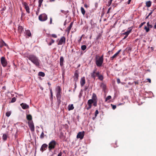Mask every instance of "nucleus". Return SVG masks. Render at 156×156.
<instances>
[{
    "mask_svg": "<svg viewBox=\"0 0 156 156\" xmlns=\"http://www.w3.org/2000/svg\"><path fill=\"white\" fill-rule=\"evenodd\" d=\"M27 57L36 66H38L40 65L39 60L35 55L33 54L29 55Z\"/></svg>",
    "mask_w": 156,
    "mask_h": 156,
    "instance_id": "f257e3e1",
    "label": "nucleus"
},
{
    "mask_svg": "<svg viewBox=\"0 0 156 156\" xmlns=\"http://www.w3.org/2000/svg\"><path fill=\"white\" fill-rule=\"evenodd\" d=\"M56 90L57 92L56 98L57 99V102L58 104V106H59V104L61 102V101L60 100L61 97V90L60 87L59 86H58L56 88Z\"/></svg>",
    "mask_w": 156,
    "mask_h": 156,
    "instance_id": "f03ea898",
    "label": "nucleus"
},
{
    "mask_svg": "<svg viewBox=\"0 0 156 156\" xmlns=\"http://www.w3.org/2000/svg\"><path fill=\"white\" fill-rule=\"evenodd\" d=\"M56 141L54 140H51L48 144V148L49 151L55 148L57 144Z\"/></svg>",
    "mask_w": 156,
    "mask_h": 156,
    "instance_id": "7ed1b4c3",
    "label": "nucleus"
},
{
    "mask_svg": "<svg viewBox=\"0 0 156 156\" xmlns=\"http://www.w3.org/2000/svg\"><path fill=\"white\" fill-rule=\"evenodd\" d=\"M103 55H102L99 58L97 59L96 61V64L98 67H100L102 66L103 63Z\"/></svg>",
    "mask_w": 156,
    "mask_h": 156,
    "instance_id": "20e7f679",
    "label": "nucleus"
},
{
    "mask_svg": "<svg viewBox=\"0 0 156 156\" xmlns=\"http://www.w3.org/2000/svg\"><path fill=\"white\" fill-rule=\"evenodd\" d=\"M39 20L41 21H44L46 20L47 19V16L45 13L40 15L39 16Z\"/></svg>",
    "mask_w": 156,
    "mask_h": 156,
    "instance_id": "39448f33",
    "label": "nucleus"
},
{
    "mask_svg": "<svg viewBox=\"0 0 156 156\" xmlns=\"http://www.w3.org/2000/svg\"><path fill=\"white\" fill-rule=\"evenodd\" d=\"M1 62L3 67H5L7 65V62L4 57H2L1 58Z\"/></svg>",
    "mask_w": 156,
    "mask_h": 156,
    "instance_id": "423d86ee",
    "label": "nucleus"
},
{
    "mask_svg": "<svg viewBox=\"0 0 156 156\" xmlns=\"http://www.w3.org/2000/svg\"><path fill=\"white\" fill-rule=\"evenodd\" d=\"M29 126L32 131H34V126L32 121H30L28 122Z\"/></svg>",
    "mask_w": 156,
    "mask_h": 156,
    "instance_id": "0eeeda50",
    "label": "nucleus"
},
{
    "mask_svg": "<svg viewBox=\"0 0 156 156\" xmlns=\"http://www.w3.org/2000/svg\"><path fill=\"white\" fill-rule=\"evenodd\" d=\"M22 4L24 6V8L26 9L27 12L28 13H30V8L28 5L25 2H24L22 3Z\"/></svg>",
    "mask_w": 156,
    "mask_h": 156,
    "instance_id": "6e6552de",
    "label": "nucleus"
},
{
    "mask_svg": "<svg viewBox=\"0 0 156 156\" xmlns=\"http://www.w3.org/2000/svg\"><path fill=\"white\" fill-rule=\"evenodd\" d=\"M91 100H93L94 101V104L95 106L97 105V98L96 96V95L94 94L93 93V94L92 99Z\"/></svg>",
    "mask_w": 156,
    "mask_h": 156,
    "instance_id": "1a4fd4ad",
    "label": "nucleus"
},
{
    "mask_svg": "<svg viewBox=\"0 0 156 156\" xmlns=\"http://www.w3.org/2000/svg\"><path fill=\"white\" fill-rule=\"evenodd\" d=\"M46 41L49 46L51 45L52 44L55 42L54 40L52 38L46 39Z\"/></svg>",
    "mask_w": 156,
    "mask_h": 156,
    "instance_id": "9d476101",
    "label": "nucleus"
},
{
    "mask_svg": "<svg viewBox=\"0 0 156 156\" xmlns=\"http://www.w3.org/2000/svg\"><path fill=\"white\" fill-rule=\"evenodd\" d=\"M66 41V38L65 37L63 36L61 37L58 43V45H62L63 43H65Z\"/></svg>",
    "mask_w": 156,
    "mask_h": 156,
    "instance_id": "9b49d317",
    "label": "nucleus"
},
{
    "mask_svg": "<svg viewBox=\"0 0 156 156\" xmlns=\"http://www.w3.org/2000/svg\"><path fill=\"white\" fill-rule=\"evenodd\" d=\"M94 101L93 100L90 99L88 101V104L89 105V107H91L92 106V104H93V105L94 107H96L97 106H95L94 104Z\"/></svg>",
    "mask_w": 156,
    "mask_h": 156,
    "instance_id": "f8f14e48",
    "label": "nucleus"
},
{
    "mask_svg": "<svg viewBox=\"0 0 156 156\" xmlns=\"http://www.w3.org/2000/svg\"><path fill=\"white\" fill-rule=\"evenodd\" d=\"M48 145L47 144H43L41 146L40 150L42 152H43L47 148Z\"/></svg>",
    "mask_w": 156,
    "mask_h": 156,
    "instance_id": "ddd939ff",
    "label": "nucleus"
},
{
    "mask_svg": "<svg viewBox=\"0 0 156 156\" xmlns=\"http://www.w3.org/2000/svg\"><path fill=\"white\" fill-rule=\"evenodd\" d=\"M97 69L95 68L93 70V72L90 73L91 76L92 78L94 79H95V73H96Z\"/></svg>",
    "mask_w": 156,
    "mask_h": 156,
    "instance_id": "4468645a",
    "label": "nucleus"
},
{
    "mask_svg": "<svg viewBox=\"0 0 156 156\" xmlns=\"http://www.w3.org/2000/svg\"><path fill=\"white\" fill-rule=\"evenodd\" d=\"M85 83V80L84 77H82L80 80V83L81 87H83Z\"/></svg>",
    "mask_w": 156,
    "mask_h": 156,
    "instance_id": "2eb2a0df",
    "label": "nucleus"
},
{
    "mask_svg": "<svg viewBox=\"0 0 156 156\" xmlns=\"http://www.w3.org/2000/svg\"><path fill=\"white\" fill-rule=\"evenodd\" d=\"M73 25V22H71L70 23L69 26L68 27H67V29L66 30V31H67L68 33H69V32L70 30L72 27Z\"/></svg>",
    "mask_w": 156,
    "mask_h": 156,
    "instance_id": "dca6fc26",
    "label": "nucleus"
},
{
    "mask_svg": "<svg viewBox=\"0 0 156 156\" xmlns=\"http://www.w3.org/2000/svg\"><path fill=\"white\" fill-rule=\"evenodd\" d=\"M78 78V72L77 70H76L75 72L74 76V80L75 81H77Z\"/></svg>",
    "mask_w": 156,
    "mask_h": 156,
    "instance_id": "f3484780",
    "label": "nucleus"
},
{
    "mask_svg": "<svg viewBox=\"0 0 156 156\" xmlns=\"http://www.w3.org/2000/svg\"><path fill=\"white\" fill-rule=\"evenodd\" d=\"M133 29V27H131L128 28V30L125 32V33L123 34H126V35L127 34H129L130 33Z\"/></svg>",
    "mask_w": 156,
    "mask_h": 156,
    "instance_id": "a211bd4d",
    "label": "nucleus"
},
{
    "mask_svg": "<svg viewBox=\"0 0 156 156\" xmlns=\"http://www.w3.org/2000/svg\"><path fill=\"white\" fill-rule=\"evenodd\" d=\"M23 29V27L21 26H19L18 27V31L20 34L21 33Z\"/></svg>",
    "mask_w": 156,
    "mask_h": 156,
    "instance_id": "6ab92c4d",
    "label": "nucleus"
},
{
    "mask_svg": "<svg viewBox=\"0 0 156 156\" xmlns=\"http://www.w3.org/2000/svg\"><path fill=\"white\" fill-rule=\"evenodd\" d=\"M64 60V59L63 57L62 56L61 57L60 59V64L61 66H63Z\"/></svg>",
    "mask_w": 156,
    "mask_h": 156,
    "instance_id": "aec40b11",
    "label": "nucleus"
},
{
    "mask_svg": "<svg viewBox=\"0 0 156 156\" xmlns=\"http://www.w3.org/2000/svg\"><path fill=\"white\" fill-rule=\"evenodd\" d=\"M25 33L26 35H27L28 37H30L31 36V34L30 31L29 30H26Z\"/></svg>",
    "mask_w": 156,
    "mask_h": 156,
    "instance_id": "412c9836",
    "label": "nucleus"
},
{
    "mask_svg": "<svg viewBox=\"0 0 156 156\" xmlns=\"http://www.w3.org/2000/svg\"><path fill=\"white\" fill-rule=\"evenodd\" d=\"M152 2L150 1H147L146 2V6L148 7H150L151 5Z\"/></svg>",
    "mask_w": 156,
    "mask_h": 156,
    "instance_id": "4be33fe9",
    "label": "nucleus"
},
{
    "mask_svg": "<svg viewBox=\"0 0 156 156\" xmlns=\"http://www.w3.org/2000/svg\"><path fill=\"white\" fill-rule=\"evenodd\" d=\"M101 87L102 89L103 90H105L106 89V85L103 83H102L101 85Z\"/></svg>",
    "mask_w": 156,
    "mask_h": 156,
    "instance_id": "5701e85b",
    "label": "nucleus"
},
{
    "mask_svg": "<svg viewBox=\"0 0 156 156\" xmlns=\"http://www.w3.org/2000/svg\"><path fill=\"white\" fill-rule=\"evenodd\" d=\"M27 119L28 120H29V121H31V120L32 119V116L30 115H28L27 116Z\"/></svg>",
    "mask_w": 156,
    "mask_h": 156,
    "instance_id": "b1692460",
    "label": "nucleus"
},
{
    "mask_svg": "<svg viewBox=\"0 0 156 156\" xmlns=\"http://www.w3.org/2000/svg\"><path fill=\"white\" fill-rule=\"evenodd\" d=\"M8 135L5 134H4L2 136V139L4 141H5L7 140Z\"/></svg>",
    "mask_w": 156,
    "mask_h": 156,
    "instance_id": "393cba45",
    "label": "nucleus"
},
{
    "mask_svg": "<svg viewBox=\"0 0 156 156\" xmlns=\"http://www.w3.org/2000/svg\"><path fill=\"white\" fill-rule=\"evenodd\" d=\"M20 105L22 108L23 107H29L28 105H27L25 103H22L20 104Z\"/></svg>",
    "mask_w": 156,
    "mask_h": 156,
    "instance_id": "a878e982",
    "label": "nucleus"
},
{
    "mask_svg": "<svg viewBox=\"0 0 156 156\" xmlns=\"http://www.w3.org/2000/svg\"><path fill=\"white\" fill-rule=\"evenodd\" d=\"M98 77V79L102 81L103 80L104 77L103 75H102L100 74Z\"/></svg>",
    "mask_w": 156,
    "mask_h": 156,
    "instance_id": "bb28decb",
    "label": "nucleus"
},
{
    "mask_svg": "<svg viewBox=\"0 0 156 156\" xmlns=\"http://www.w3.org/2000/svg\"><path fill=\"white\" fill-rule=\"evenodd\" d=\"M38 75L42 77H44L45 76V73L43 72H40L38 73Z\"/></svg>",
    "mask_w": 156,
    "mask_h": 156,
    "instance_id": "cd10ccee",
    "label": "nucleus"
},
{
    "mask_svg": "<svg viewBox=\"0 0 156 156\" xmlns=\"http://www.w3.org/2000/svg\"><path fill=\"white\" fill-rule=\"evenodd\" d=\"M117 55L115 54V55H114L112 57L110 58V60L111 61H112L113 60V59L116 58V57L117 56Z\"/></svg>",
    "mask_w": 156,
    "mask_h": 156,
    "instance_id": "c85d7f7f",
    "label": "nucleus"
},
{
    "mask_svg": "<svg viewBox=\"0 0 156 156\" xmlns=\"http://www.w3.org/2000/svg\"><path fill=\"white\" fill-rule=\"evenodd\" d=\"M81 11L82 14L83 15H84L85 14V12L84 9L83 7H81Z\"/></svg>",
    "mask_w": 156,
    "mask_h": 156,
    "instance_id": "c756f323",
    "label": "nucleus"
},
{
    "mask_svg": "<svg viewBox=\"0 0 156 156\" xmlns=\"http://www.w3.org/2000/svg\"><path fill=\"white\" fill-rule=\"evenodd\" d=\"M87 48V46L85 45H83L81 47V48L82 50L84 51Z\"/></svg>",
    "mask_w": 156,
    "mask_h": 156,
    "instance_id": "7c9ffc66",
    "label": "nucleus"
},
{
    "mask_svg": "<svg viewBox=\"0 0 156 156\" xmlns=\"http://www.w3.org/2000/svg\"><path fill=\"white\" fill-rule=\"evenodd\" d=\"M4 42L3 41H0V47L2 48L3 46V44H5Z\"/></svg>",
    "mask_w": 156,
    "mask_h": 156,
    "instance_id": "2f4dec72",
    "label": "nucleus"
},
{
    "mask_svg": "<svg viewBox=\"0 0 156 156\" xmlns=\"http://www.w3.org/2000/svg\"><path fill=\"white\" fill-rule=\"evenodd\" d=\"M44 137V134L43 132H42L40 135V138L41 139H43Z\"/></svg>",
    "mask_w": 156,
    "mask_h": 156,
    "instance_id": "473e14b6",
    "label": "nucleus"
},
{
    "mask_svg": "<svg viewBox=\"0 0 156 156\" xmlns=\"http://www.w3.org/2000/svg\"><path fill=\"white\" fill-rule=\"evenodd\" d=\"M11 112L10 111L6 113V115L7 117H9L11 115Z\"/></svg>",
    "mask_w": 156,
    "mask_h": 156,
    "instance_id": "72a5a7b5",
    "label": "nucleus"
},
{
    "mask_svg": "<svg viewBox=\"0 0 156 156\" xmlns=\"http://www.w3.org/2000/svg\"><path fill=\"white\" fill-rule=\"evenodd\" d=\"M16 100V98L15 97H13L12 98L11 101V102L13 103L15 102Z\"/></svg>",
    "mask_w": 156,
    "mask_h": 156,
    "instance_id": "f704fd0d",
    "label": "nucleus"
},
{
    "mask_svg": "<svg viewBox=\"0 0 156 156\" xmlns=\"http://www.w3.org/2000/svg\"><path fill=\"white\" fill-rule=\"evenodd\" d=\"M144 29L147 32H148L150 30L149 28L148 27H147L146 26H145L144 27Z\"/></svg>",
    "mask_w": 156,
    "mask_h": 156,
    "instance_id": "c9c22d12",
    "label": "nucleus"
},
{
    "mask_svg": "<svg viewBox=\"0 0 156 156\" xmlns=\"http://www.w3.org/2000/svg\"><path fill=\"white\" fill-rule=\"evenodd\" d=\"M111 98V96L110 95L108 96L105 99V101H107L108 100L110 99Z\"/></svg>",
    "mask_w": 156,
    "mask_h": 156,
    "instance_id": "e433bc0d",
    "label": "nucleus"
},
{
    "mask_svg": "<svg viewBox=\"0 0 156 156\" xmlns=\"http://www.w3.org/2000/svg\"><path fill=\"white\" fill-rule=\"evenodd\" d=\"M61 12L64 13L65 14H66L67 13L69 12L68 11H64V10H61Z\"/></svg>",
    "mask_w": 156,
    "mask_h": 156,
    "instance_id": "4c0bfd02",
    "label": "nucleus"
},
{
    "mask_svg": "<svg viewBox=\"0 0 156 156\" xmlns=\"http://www.w3.org/2000/svg\"><path fill=\"white\" fill-rule=\"evenodd\" d=\"M147 25L148 26V27L150 28H151L152 27V26L151 25L149 24V22H148L147 23Z\"/></svg>",
    "mask_w": 156,
    "mask_h": 156,
    "instance_id": "58836bf2",
    "label": "nucleus"
},
{
    "mask_svg": "<svg viewBox=\"0 0 156 156\" xmlns=\"http://www.w3.org/2000/svg\"><path fill=\"white\" fill-rule=\"evenodd\" d=\"M100 72L99 71L97 72L96 73H95V78H96V76H98Z\"/></svg>",
    "mask_w": 156,
    "mask_h": 156,
    "instance_id": "ea45409f",
    "label": "nucleus"
},
{
    "mask_svg": "<svg viewBox=\"0 0 156 156\" xmlns=\"http://www.w3.org/2000/svg\"><path fill=\"white\" fill-rule=\"evenodd\" d=\"M50 35L52 37H54V38H56L57 37V36L55 34H51Z\"/></svg>",
    "mask_w": 156,
    "mask_h": 156,
    "instance_id": "a19ab883",
    "label": "nucleus"
},
{
    "mask_svg": "<svg viewBox=\"0 0 156 156\" xmlns=\"http://www.w3.org/2000/svg\"><path fill=\"white\" fill-rule=\"evenodd\" d=\"M146 23L145 22H143L141 23L139 25V27L141 28L144 24Z\"/></svg>",
    "mask_w": 156,
    "mask_h": 156,
    "instance_id": "79ce46f5",
    "label": "nucleus"
},
{
    "mask_svg": "<svg viewBox=\"0 0 156 156\" xmlns=\"http://www.w3.org/2000/svg\"><path fill=\"white\" fill-rule=\"evenodd\" d=\"M121 51V49L119 50L115 54L118 55Z\"/></svg>",
    "mask_w": 156,
    "mask_h": 156,
    "instance_id": "37998d69",
    "label": "nucleus"
},
{
    "mask_svg": "<svg viewBox=\"0 0 156 156\" xmlns=\"http://www.w3.org/2000/svg\"><path fill=\"white\" fill-rule=\"evenodd\" d=\"M42 3H41V2H38V7H39V8H40L41 6V4H42Z\"/></svg>",
    "mask_w": 156,
    "mask_h": 156,
    "instance_id": "c03bdc74",
    "label": "nucleus"
},
{
    "mask_svg": "<svg viewBox=\"0 0 156 156\" xmlns=\"http://www.w3.org/2000/svg\"><path fill=\"white\" fill-rule=\"evenodd\" d=\"M117 82L118 83H120V79L118 78L117 80Z\"/></svg>",
    "mask_w": 156,
    "mask_h": 156,
    "instance_id": "a18cd8bd",
    "label": "nucleus"
},
{
    "mask_svg": "<svg viewBox=\"0 0 156 156\" xmlns=\"http://www.w3.org/2000/svg\"><path fill=\"white\" fill-rule=\"evenodd\" d=\"M112 0H110V1L108 2V4L109 5H110L112 2Z\"/></svg>",
    "mask_w": 156,
    "mask_h": 156,
    "instance_id": "49530a36",
    "label": "nucleus"
},
{
    "mask_svg": "<svg viewBox=\"0 0 156 156\" xmlns=\"http://www.w3.org/2000/svg\"><path fill=\"white\" fill-rule=\"evenodd\" d=\"M50 93H51V97L52 98V97H53V94H52V90L51 89H50Z\"/></svg>",
    "mask_w": 156,
    "mask_h": 156,
    "instance_id": "de8ad7c7",
    "label": "nucleus"
},
{
    "mask_svg": "<svg viewBox=\"0 0 156 156\" xmlns=\"http://www.w3.org/2000/svg\"><path fill=\"white\" fill-rule=\"evenodd\" d=\"M62 153L61 152H60V153L58 154V156H62Z\"/></svg>",
    "mask_w": 156,
    "mask_h": 156,
    "instance_id": "09e8293b",
    "label": "nucleus"
},
{
    "mask_svg": "<svg viewBox=\"0 0 156 156\" xmlns=\"http://www.w3.org/2000/svg\"><path fill=\"white\" fill-rule=\"evenodd\" d=\"M123 34L125 35V36L124 37V38H123V39H126L128 35H129V34H127L126 35V34Z\"/></svg>",
    "mask_w": 156,
    "mask_h": 156,
    "instance_id": "8fccbe9b",
    "label": "nucleus"
},
{
    "mask_svg": "<svg viewBox=\"0 0 156 156\" xmlns=\"http://www.w3.org/2000/svg\"><path fill=\"white\" fill-rule=\"evenodd\" d=\"M154 11V10H152L151 11V12L148 15L149 16L151 15L152 14V13H153V12Z\"/></svg>",
    "mask_w": 156,
    "mask_h": 156,
    "instance_id": "3c124183",
    "label": "nucleus"
},
{
    "mask_svg": "<svg viewBox=\"0 0 156 156\" xmlns=\"http://www.w3.org/2000/svg\"><path fill=\"white\" fill-rule=\"evenodd\" d=\"M72 52H73V53L74 52V53L76 52V53H77V51H75L74 50V49H73L72 50Z\"/></svg>",
    "mask_w": 156,
    "mask_h": 156,
    "instance_id": "603ef678",
    "label": "nucleus"
},
{
    "mask_svg": "<svg viewBox=\"0 0 156 156\" xmlns=\"http://www.w3.org/2000/svg\"><path fill=\"white\" fill-rule=\"evenodd\" d=\"M68 107H73V104H71V105H69V106H68Z\"/></svg>",
    "mask_w": 156,
    "mask_h": 156,
    "instance_id": "864d4df0",
    "label": "nucleus"
},
{
    "mask_svg": "<svg viewBox=\"0 0 156 156\" xmlns=\"http://www.w3.org/2000/svg\"><path fill=\"white\" fill-rule=\"evenodd\" d=\"M111 9V8H109L108 9V11L107 12V14H108L109 12V11H110Z\"/></svg>",
    "mask_w": 156,
    "mask_h": 156,
    "instance_id": "5fc2aeb1",
    "label": "nucleus"
},
{
    "mask_svg": "<svg viewBox=\"0 0 156 156\" xmlns=\"http://www.w3.org/2000/svg\"><path fill=\"white\" fill-rule=\"evenodd\" d=\"M52 23V19L51 18H50V24H51Z\"/></svg>",
    "mask_w": 156,
    "mask_h": 156,
    "instance_id": "6e6d98bb",
    "label": "nucleus"
},
{
    "mask_svg": "<svg viewBox=\"0 0 156 156\" xmlns=\"http://www.w3.org/2000/svg\"><path fill=\"white\" fill-rule=\"evenodd\" d=\"M84 7H85L86 8H87L88 7H89L86 4H85L84 5Z\"/></svg>",
    "mask_w": 156,
    "mask_h": 156,
    "instance_id": "4d7b16f0",
    "label": "nucleus"
},
{
    "mask_svg": "<svg viewBox=\"0 0 156 156\" xmlns=\"http://www.w3.org/2000/svg\"><path fill=\"white\" fill-rule=\"evenodd\" d=\"M147 80H148V82L150 83H151V80L150 79H147Z\"/></svg>",
    "mask_w": 156,
    "mask_h": 156,
    "instance_id": "13d9d810",
    "label": "nucleus"
},
{
    "mask_svg": "<svg viewBox=\"0 0 156 156\" xmlns=\"http://www.w3.org/2000/svg\"><path fill=\"white\" fill-rule=\"evenodd\" d=\"M74 108H68V109L69 111H70L73 109Z\"/></svg>",
    "mask_w": 156,
    "mask_h": 156,
    "instance_id": "bf43d9fd",
    "label": "nucleus"
},
{
    "mask_svg": "<svg viewBox=\"0 0 156 156\" xmlns=\"http://www.w3.org/2000/svg\"><path fill=\"white\" fill-rule=\"evenodd\" d=\"M131 0H128V1L127 2V4H129L130 3V2L131 1Z\"/></svg>",
    "mask_w": 156,
    "mask_h": 156,
    "instance_id": "052dcab7",
    "label": "nucleus"
},
{
    "mask_svg": "<svg viewBox=\"0 0 156 156\" xmlns=\"http://www.w3.org/2000/svg\"><path fill=\"white\" fill-rule=\"evenodd\" d=\"M100 34H99L98 36H97V40H98L99 39V37H100Z\"/></svg>",
    "mask_w": 156,
    "mask_h": 156,
    "instance_id": "680f3d73",
    "label": "nucleus"
},
{
    "mask_svg": "<svg viewBox=\"0 0 156 156\" xmlns=\"http://www.w3.org/2000/svg\"><path fill=\"white\" fill-rule=\"evenodd\" d=\"M43 0H38V2L42 3Z\"/></svg>",
    "mask_w": 156,
    "mask_h": 156,
    "instance_id": "e2e57ef3",
    "label": "nucleus"
},
{
    "mask_svg": "<svg viewBox=\"0 0 156 156\" xmlns=\"http://www.w3.org/2000/svg\"><path fill=\"white\" fill-rule=\"evenodd\" d=\"M2 89L4 90H5L6 89V87L5 86H3L2 87Z\"/></svg>",
    "mask_w": 156,
    "mask_h": 156,
    "instance_id": "0e129e2a",
    "label": "nucleus"
},
{
    "mask_svg": "<svg viewBox=\"0 0 156 156\" xmlns=\"http://www.w3.org/2000/svg\"><path fill=\"white\" fill-rule=\"evenodd\" d=\"M111 106H112V107H116V106L115 105H113L112 104H111Z\"/></svg>",
    "mask_w": 156,
    "mask_h": 156,
    "instance_id": "69168bd1",
    "label": "nucleus"
},
{
    "mask_svg": "<svg viewBox=\"0 0 156 156\" xmlns=\"http://www.w3.org/2000/svg\"><path fill=\"white\" fill-rule=\"evenodd\" d=\"M66 24V20L65 21L64 23V25H65Z\"/></svg>",
    "mask_w": 156,
    "mask_h": 156,
    "instance_id": "338daca9",
    "label": "nucleus"
},
{
    "mask_svg": "<svg viewBox=\"0 0 156 156\" xmlns=\"http://www.w3.org/2000/svg\"><path fill=\"white\" fill-rule=\"evenodd\" d=\"M154 28L156 29V22L155 23V25H154Z\"/></svg>",
    "mask_w": 156,
    "mask_h": 156,
    "instance_id": "774afa93",
    "label": "nucleus"
}]
</instances>
